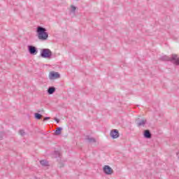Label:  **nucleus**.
<instances>
[{
  "label": "nucleus",
  "mask_w": 179,
  "mask_h": 179,
  "mask_svg": "<svg viewBox=\"0 0 179 179\" xmlns=\"http://www.w3.org/2000/svg\"><path fill=\"white\" fill-rule=\"evenodd\" d=\"M36 34L39 40L45 41V40L48 38V32L47 31V29L45 27L38 26L36 28Z\"/></svg>",
  "instance_id": "1"
},
{
  "label": "nucleus",
  "mask_w": 179,
  "mask_h": 179,
  "mask_svg": "<svg viewBox=\"0 0 179 179\" xmlns=\"http://www.w3.org/2000/svg\"><path fill=\"white\" fill-rule=\"evenodd\" d=\"M159 59L161 61H170L171 62H173L175 65H179V57L177 55H172L171 57L164 55L162 56Z\"/></svg>",
  "instance_id": "2"
},
{
  "label": "nucleus",
  "mask_w": 179,
  "mask_h": 179,
  "mask_svg": "<svg viewBox=\"0 0 179 179\" xmlns=\"http://www.w3.org/2000/svg\"><path fill=\"white\" fill-rule=\"evenodd\" d=\"M40 57L46 59H50L51 57H52V52L48 48L41 49Z\"/></svg>",
  "instance_id": "3"
},
{
  "label": "nucleus",
  "mask_w": 179,
  "mask_h": 179,
  "mask_svg": "<svg viewBox=\"0 0 179 179\" xmlns=\"http://www.w3.org/2000/svg\"><path fill=\"white\" fill-rule=\"evenodd\" d=\"M28 51L31 55H37V52H38L37 48L33 45H28Z\"/></svg>",
  "instance_id": "4"
},
{
  "label": "nucleus",
  "mask_w": 179,
  "mask_h": 179,
  "mask_svg": "<svg viewBox=\"0 0 179 179\" xmlns=\"http://www.w3.org/2000/svg\"><path fill=\"white\" fill-rule=\"evenodd\" d=\"M60 77L61 76L58 73V72L51 71L49 73V78L50 79V80H52L54 79H59Z\"/></svg>",
  "instance_id": "5"
},
{
  "label": "nucleus",
  "mask_w": 179,
  "mask_h": 179,
  "mask_svg": "<svg viewBox=\"0 0 179 179\" xmlns=\"http://www.w3.org/2000/svg\"><path fill=\"white\" fill-rule=\"evenodd\" d=\"M103 173H105V174L107 176H110V174L113 173V169H111L110 166L106 165L103 166Z\"/></svg>",
  "instance_id": "6"
},
{
  "label": "nucleus",
  "mask_w": 179,
  "mask_h": 179,
  "mask_svg": "<svg viewBox=\"0 0 179 179\" xmlns=\"http://www.w3.org/2000/svg\"><path fill=\"white\" fill-rule=\"evenodd\" d=\"M110 136L113 139H117L120 136V133L118 132V130L113 129L110 131Z\"/></svg>",
  "instance_id": "7"
},
{
  "label": "nucleus",
  "mask_w": 179,
  "mask_h": 179,
  "mask_svg": "<svg viewBox=\"0 0 179 179\" xmlns=\"http://www.w3.org/2000/svg\"><path fill=\"white\" fill-rule=\"evenodd\" d=\"M147 122L148 121L146 120V119H142L141 120H138L137 121V127H145Z\"/></svg>",
  "instance_id": "8"
},
{
  "label": "nucleus",
  "mask_w": 179,
  "mask_h": 179,
  "mask_svg": "<svg viewBox=\"0 0 179 179\" xmlns=\"http://www.w3.org/2000/svg\"><path fill=\"white\" fill-rule=\"evenodd\" d=\"M144 138H146L147 139H150V138H152V134H150V131L145 130Z\"/></svg>",
  "instance_id": "9"
},
{
  "label": "nucleus",
  "mask_w": 179,
  "mask_h": 179,
  "mask_svg": "<svg viewBox=\"0 0 179 179\" xmlns=\"http://www.w3.org/2000/svg\"><path fill=\"white\" fill-rule=\"evenodd\" d=\"M86 141H87V142H89L90 143H96V138L93 137L87 136L86 138Z\"/></svg>",
  "instance_id": "10"
},
{
  "label": "nucleus",
  "mask_w": 179,
  "mask_h": 179,
  "mask_svg": "<svg viewBox=\"0 0 179 179\" xmlns=\"http://www.w3.org/2000/svg\"><path fill=\"white\" fill-rule=\"evenodd\" d=\"M48 94H54L55 93V88L54 87H50L48 89Z\"/></svg>",
  "instance_id": "11"
},
{
  "label": "nucleus",
  "mask_w": 179,
  "mask_h": 179,
  "mask_svg": "<svg viewBox=\"0 0 179 179\" xmlns=\"http://www.w3.org/2000/svg\"><path fill=\"white\" fill-rule=\"evenodd\" d=\"M40 163L41 166H44L45 167H47V166H48V162H47L45 159L41 160Z\"/></svg>",
  "instance_id": "12"
},
{
  "label": "nucleus",
  "mask_w": 179,
  "mask_h": 179,
  "mask_svg": "<svg viewBox=\"0 0 179 179\" xmlns=\"http://www.w3.org/2000/svg\"><path fill=\"white\" fill-rule=\"evenodd\" d=\"M61 131H62V129L61 127H57L55 132V135H61Z\"/></svg>",
  "instance_id": "13"
},
{
  "label": "nucleus",
  "mask_w": 179,
  "mask_h": 179,
  "mask_svg": "<svg viewBox=\"0 0 179 179\" xmlns=\"http://www.w3.org/2000/svg\"><path fill=\"white\" fill-rule=\"evenodd\" d=\"M54 157H61V153H59V151H55L53 153Z\"/></svg>",
  "instance_id": "14"
},
{
  "label": "nucleus",
  "mask_w": 179,
  "mask_h": 179,
  "mask_svg": "<svg viewBox=\"0 0 179 179\" xmlns=\"http://www.w3.org/2000/svg\"><path fill=\"white\" fill-rule=\"evenodd\" d=\"M75 12H76V6L71 5V13H75Z\"/></svg>",
  "instance_id": "15"
},
{
  "label": "nucleus",
  "mask_w": 179,
  "mask_h": 179,
  "mask_svg": "<svg viewBox=\"0 0 179 179\" xmlns=\"http://www.w3.org/2000/svg\"><path fill=\"white\" fill-rule=\"evenodd\" d=\"M34 117L36 120H41V114L40 113H35Z\"/></svg>",
  "instance_id": "16"
},
{
  "label": "nucleus",
  "mask_w": 179,
  "mask_h": 179,
  "mask_svg": "<svg viewBox=\"0 0 179 179\" xmlns=\"http://www.w3.org/2000/svg\"><path fill=\"white\" fill-rule=\"evenodd\" d=\"M19 134L21 135V136H24V135H26V132H24V130L23 129L20 130Z\"/></svg>",
  "instance_id": "17"
},
{
  "label": "nucleus",
  "mask_w": 179,
  "mask_h": 179,
  "mask_svg": "<svg viewBox=\"0 0 179 179\" xmlns=\"http://www.w3.org/2000/svg\"><path fill=\"white\" fill-rule=\"evenodd\" d=\"M3 139V133L0 132V141H2Z\"/></svg>",
  "instance_id": "18"
},
{
  "label": "nucleus",
  "mask_w": 179,
  "mask_h": 179,
  "mask_svg": "<svg viewBox=\"0 0 179 179\" xmlns=\"http://www.w3.org/2000/svg\"><path fill=\"white\" fill-rule=\"evenodd\" d=\"M48 120H50V117H46L43 119V121H48Z\"/></svg>",
  "instance_id": "19"
},
{
  "label": "nucleus",
  "mask_w": 179,
  "mask_h": 179,
  "mask_svg": "<svg viewBox=\"0 0 179 179\" xmlns=\"http://www.w3.org/2000/svg\"><path fill=\"white\" fill-rule=\"evenodd\" d=\"M55 121H56L57 124H59V120L58 118H55Z\"/></svg>",
  "instance_id": "20"
},
{
  "label": "nucleus",
  "mask_w": 179,
  "mask_h": 179,
  "mask_svg": "<svg viewBox=\"0 0 179 179\" xmlns=\"http://www.w3.org/2000/svg\"><path fill=\"white\" fill-rule=\"evenodd\" d=\"M176 155H177V156H178V157L179 159V152H178Z\"/></svg>",
  "instance_id": "21"
}]
</instances>
